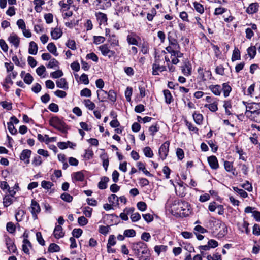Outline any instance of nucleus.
<instances>
[{
    "label": "nucleus",
    "mask_w": 260,
    "mask_h": 260,
    "mask_svg": "<svg viewBox=\"0 0 260 260\" xmlns=\"http://www.w3.org/2000/svg\"><path fill=\"white\" fill-rule=\"evenodd\" d=\"M133 250L138 256L139 260H149L150 253L147 245L140 241L133 244Z\"/></svg>",
    "instance_id": "1"
},
{
    "label": "nucleus",
    "mask_w": 260,
    "mask_h": 260,
    "mask_svg": "<svg viewBox=\"0 0 260 260\" xmlns=\"http://www.w3.org/2000/svg\"><path fill=\"white\" fill-rule=\"evenodd\" d=\"M173 208L181 217H186L191 212L190 205L185 201H175Z\"/></svg>",
    "instance_id": "2"
},
{
    "label": "nucleus",
    "mask_w": 260,
    "mask_h": 260,
    "mask_svg": "<svg viewBox=\"0 0 260 260\" xmlns=\"http://www.w3.org/2000/svg\"><path fill=\"white\" fill-rule=\"evenodd\" d=\"M49 124L51 126L58 130L61 131H63L64 130V122L57 117H52L49 120Z\"/></svg>",
    "instance_id": "3"
},
{
    "label": "nucleus",
    "mask_w": 260,
    "mask_h": 260,
    "mask_svg": "<svg viewBox=\"0 0 260 260\" xmlns=\"http://www.w3.org/2000/svg\"><path fill=\"white\" fill-rule=\"evenodd\" d=\"M198 77L203 81L211 79L212 77L211 72L209 70H206L203 67H199L198 69Z\"/></svg>",
    "instance_id": "4"
},
{
    "label": "nucleus",
    "mask_w": 260,
    "mask_h": 260,
    "mask_svg": "<svg viewBox=\"0 0 260 260\" xmlns=\"http://www.w3.org/2000/svg\"><path fill=\"white\" fill-rule=\"evenodd\" d=\"M29 209L34 219H37L38 214L41 212V208L36 200H32Z\"/></svg>",
    "instance_id": "5"
},
{
    "label": "nucleus",
    "mask_w": 260,
    "mask_h": 260,
    "mask_svg": "<svg viewBox=\"0 0 260 260\" xmlns=\"http://www.w3.org/2000/svg\"><path fill=\"white\" fill-rule=\"evenodd\" d=\"M98 48L103 56H108L109 58L114 56L115 54V51L110 50L109 46L107 44L100 46Z\"/></svg>",
    "instance_id": "6"
},
{
    "label": "nucleus",
    "mask_w": 260,
    "mask_h": 260,
    "mask_svg": "<svg viewBox=\"0 0 260 260\" xmlns=\"http://www.w3.org/2000/svg\"><path fill=\"white\" fill-rule=\"evenodd\" d=\"M168 39L169 41V45L166 47L167 51H180V46L178 44L176 39L172 38L169 35L168 36Z\"/></svg>",
    "instance_id": "7"
},
{
    "label": "nucleus",
    "mask_w": 260,
    "mask_h": 260,
    "mask_svg": "<svg viewBox=\"0 0 260 260\" xmlns=\"http://www.w3.org/2000/svg\"><path fill=\"white\" fill-rule=\"evenodd\" d=\"M170 142L166 141L160 146L159 149V155L162 160L166 159L168 155L169 149Z\"/></svg>",
    "instance_id": "8"
},
{
    "label": "nucleus",
    "mask_w": 260,
    "mask_h": 260,
    "mask_svg": "<svg viewBox=\"0 0 260 260\" xmlns=\"http://www.w3.org/2000/svg\"><path fill=\"white\" fill-rule=\"evenodd\" d=\"M170 54V59L171 60V63L173 64H177L179 62V58L182 57L183 54L180 52V51H167Z\"/></svg>",
    "instance_id": "9"
},
{
    "label": "nucleus",
    "mask_w": 260,
    "mask_h": 260,
    "mask_svg": "<svg viewBox=\"0 0 260 260\" xmlns=\"http://www.w3.org/2000/svg\"><path fill=\"white\" fill-rule=\"evenodd\" d=\"M154 63L152 65V72L153 75H158L159 72H162L166 70V68L164 66H160L157 61V57H155Z\"/></svg>",
    "instance_id": "10"
},
{
    "label": "nucleus",
    "mask_w": 260,
    "mask_h": 260,
    "mask_svg": "<svg viewBox=\"0 0 260 260\" xmlns=\"http://www.w3.org/2000/svg\"><path fill=\"white\" fill-rule=\"evenodd\" d=\"M129 34L126 37V41L129 45H136L138 44V39L140 38L137 34L132 31H129Z\"/></svg>",
    "instance_id": "11"
},
{
    "label": "nucleus",
    "mask_w": 260,
    "mask_h": 260,
    "mask_svg": "<svg viewBox=\"0 0 260 260\" xmlns=\"http://www.w3.org/2000/svg\"><path fill=\"white\" fill-rule=\"evenodd\" d=\"M5 242L9 253H16L17 251V248L14 244V241L9 237L7 236L5 238Z\"/></svg>",
    "instance_id": "12"
},
{
    "label": "nucleus",
    "mask_w": 260,
    "mask_h": 260,
    "mask_svg": "<svg viewBox=\"0 0 260 260\" xmlns=\"http://www.w3.org/2000/svg\"><path fill=\"white\" fill-rule=\"evenodd\" d=\"M31 154V151L28 149L23 150L20 154V159L23 161L26 165L29 163V158Z\"/></svg>",
    "instance_id": "13"
},
{
    "label": "nucleus",
    "mask_w": 260,
    "mask_h": 260,
    "mask_svg": "<svg viewBox=\"0 0 260 260\" xmlns=\"http://www.w3.org/2000/svg\"><path fill=\"white\" fill-rule=\"evenodd\" d=\"M215 222L216 223L217 225H219L220 228H222V230H220L218 234V237L222 238L224 237L228 233V228L226 225L219 220H215Z\"/></svg>",
    "instance_id": "14"
},
{
    "label": "nucleus",
    "mask_w": 260,
    "mask_h": 260,
    "mask_svg": "<svg viewBox=\"0 0 260 260\" xmlns=\"http://www.w3.org/2000/svg\"><path fill=\"white\" fill-rule=\"evenodd\" d=\"M259 6L258 3L250 4L247 7L246 12L249 14H253L258 11Z\"/></svg>",
    "instance_id": "15"
},
{
    "label": "nucleus",
    "mask_w": 260,
    "mask_h": 260,
    "mask_svg": "<svg viewBox=\"0 0 260 260\" xmlns=\"http://www.w3.org/2000/svg\"><path fill=\"white\" fill-rule=\"evenodd\" d=\"M192 67L189 62H186L181 67V70L184 75L189 76L191 74Z\"/></svg>",
    "instance_id": "16"
},
{
    "label": "nucleus",
    "mask_w": 260,
    "mask_h": 260,
    "mask_svg": "<svg viewBox=\"0 0 260 260\" xmlns=\"http://www.w3.org/2000/svg\"><path fill=\"white\" fill-rule=\"evenodd\" d=\"M208 162L212 169L216 170L219 168L217 158L215 156H211L208 157Z\"/></svg>",
    "instance_id": "17"
},
{
    "label": "nucleus",
    "mask_w": 260,
    "mask_h": 260,
    "mask_svg": "<svg viewBox=\"0 0 260 260\" xmlns=\"http://www.w3.org/2000/svg\"><path fill=\"white\" fill-rule=\"evenodd\" d=\"M209 89L215 95H220L222 91L221 86L220 85L212 84L209 86Z\"/></svg>",
    "instance_id": "18"
},
{
    "label": "nucleus",
    "mask_w": 260,
    "mask_h": 260,
    "mask_svg": "<svg viewBox=\"0 0 260 260\" xmlns=\"http://www.w3.org/2000/svg\"><path fill=\"white\" fill-rule=\"evenodd\" d=\"M56 86L59 88L67 90L69 88L68 83L65 78H61L56 81Z\"/></svg>",
    "instance_id": "19"
},
{
    "label": "nucleus",
    "mask_w": 260,
    "mask_h": 260,
    "mask_svg": "<svg viewBox=\"0 0 260 260\" xmlns=\"http://www.w3.org/2000/svg\"><path fill=\"white\" fill-rule=\"evenodd\" d=\"M53 235L57 239H59L64 236V233L63 232V229L61 226L58 225L55 226L53 231Z\"/></svg>",
    "instance_id": "20"
},
{
    "label": "nucleus",
    "mask_w": 260,
    "mask_h": 260,
    "mask_svg": "<svg viewBox=\"0 0 260 260\" xmlns=\"http://www.w3.org/2000/svg\"><path fill=\"white\" fill-rule=\"evenodd\" d=\"M8 41L10 43L13 44L15 47H18L19 43L20 40L19 37L16 34H12L8 38Z\"/></svg>",
    "instance_id": "21"
},
{
    "label": "nucleus",
    "mask_w": 260,
    "mask_h": 260,
    "mask_svg": "<svg viewBox=\"0 0 260 260\" xmlns=\"http://www.w3.org/2000/svg\"><path fill=\"white\" fill-rule=\"evenodd\" d=\"M72 176L76 181H83L84 179V174L82 171L73 173Z\"/></svg>",
    "instance_id": "22"
},
{
    "label": "nucleus",
    "mask_w": 260,
    "mask_h": 260,
    "mask_svg": "<svg viewBox=\"0 0 260 260\" xmlns=\"http://www.w3.org/2000/svg\"><path fill=\"white\" fill-rule=\"evenodd\" d=\"M109 181V178L108 177L104 176L101 178L100 181L98 183V188L100 189H105L107 187V183Z\"/></svg>",
    "instance_id": "23"
},
{
    "label": "nucleus",
    "mask_w": 260,
    "mask_h": 260,
    "mask_svg": "<svg viewBox=\"0 0 260 260\" xmlns=\"http://www.w3.org/2000/svg\"><path fill=\"white\" fill-rule=\"evenodd\" d=\"M62 35V30L59 28H55L51 31V36L53 39L57 40Z\"/></svg>",
    "instance_id": "24"
},
{
    "label": "nucleus",
    "mask_w": 260,
    "mask_h": 260,
    "mask_svg": "<svg viewBox=\"0 0 260 260\" xmlns=\"http://www.w3.org/2000/svg\"><path fill=\"white\" fill-rule=\"evenodd\" d=\"M221 89L223 91V95L225 98L229 96L230 92L232 91V88L229 85V83H223L222 84Z\"/></svg>",
    "instance_id": "25"
},
{
    "label": "nucleus",
    "mask_w": 260,
    "mask_h": 260,
    "mask_svg": "<svg viewBox=\"0 0 260 260\" xmlns=\"http://www.w3.org/2000/svg\"><path fill=\"white\" fill-rule=\"evenodd\" d=\"M13 81L12 79L10 78V77L6 76L5 78L3 83H2V86L4 87L5 91H7L9 90L10 88V85H13Z\"/></svg>",
    "instance_id": "26"
},
{
    "label": "nucleus",
    "mask_w": 260,
    "mask_h": 260,
    "mask_svg": "<svg viewBox=\"0 0 260 260\" xmlns=\"http://www.w3.org/2000/svg\"><path fill=\"white\" fill-rule=\"evenodd\" d=\"M218 100L215 101L214 102H211V103L206 104L204 105V107L208 108L211 112H215L218 110Z\"/></svg>",
    "instance_id": "27"
},
{
    "label": "nucleus",
    "mask_w": 260,
    "mask_h": 260,
    "mask_svg": "<svg viewBox=\"0 0 260 260\" xmlns=\"http://www.w3.org/2000/svg\"><path fill=\"white\" fill-rule=\"evenodd\" d=\"M38 45L34 41H31L29 44L28 53L32 55H36L38 52Z\"/></svg>",
    "instance_id": "28"
},
{
    "label": "nucleus",
    "mask_w": 260,
    "mask_h": 260,
    "mask_svg": "<svg viewBox=\"0 0 260 260\" xmlns=\"http://www.w3.org/2000/svg\"><path fill=\"white\" fill-rule=\"evenodd\" d=\"M260 114V110H254L253 105L248 106L246 107L245 114L248 116H251L252 114L258 115Z\"/></svg>",
    "instance_id": "29"
},
{
    "label": "nucleus",
    "mask_w": 260,
    "mask_h": 260,
    "mask_svg": "<svg viewBox=\"0 0 260 260\" xmlns=\"http://www.w3.org/2000/svg\"><path fill=\"white\" fill-rule=\"evenodd\" d=\"M239 229L242 232H245L247 234H248L250 232V230L248 229L249 223L247 221L243 220L242 223H239Z\"/></svg>",
    "instance_id": "30"
},
{
    "label": "nucleus",
    "mask_w": 260,
    "mask_h": 260,
    "mask_svg": "<svg viewBox=\"0 0 260 260\" xmlns=\"http://www.w3.org/2000/svg\"><path fill=\"white\" fill-rule=\"evenodd\" d=\"M193 6L194 7V10L198 13L200 14H203L205 12V9L204 6L198 2H194L193 3Z\"/></svg>",
    "instance_id": "31"
},
{
    "label": "nucleus",
    "mask_w": 260,
    "mask_h": 260,
    "mask_svg": "<svg viewBox=\"0 0 260 260\" xmlns=\"http://www.w3.org/2000/svg\"><path fill=\"white\" fill-rule=\"evenodd\" d=\"M47 48L48 50L54 56H57L58 55L56 47L54 43H49L47 46Z\"/></svg>",
    "instance_id": "32"
},
{
    "label": "nucleus",
    "mask_w": 260,
    "mask_h": 260,
    "mask_svg": "<svg viewBox=\"0 0 260 260\" xmlns=\"http://www.w3.org/2000/svg\"><path fill=\"white\" fill-rule=\"evenodd\" d=\"M193 119L194 122L199 125H200L202 123L203 120V116L202 114L198 113L197 112H194L192 115Z\"/></svg>",
    "instance_id": "33"
},
{
    "label": "nucleus",
    "mask_w": 260,
    "mask_h": 260,
    "mask_svg": "<svg viewBox=\"0 0 260 260\" xmlns=\"http://www.w3.org/2000/svg\"><path fill=\"white\" fill-rule=\"evenodd\" d=\"M108 201L113 206L119 205V204L118 198L114 194H112L108 197Z\"/></svg>",
    "instance_id": "34"
},
{
    "label": "nucleus",
    "mask_w": 260,
    "mask_h": 260,
    "mask_svg": "<svg viewBox=\"0 0 260 260\" xmlns=\"http://www.w3.org/2000/svg\"><path fill=\"white\" fill-rule=\"evenodd\" d=\"M31 245L30 242L27 239H24L23 241V245H22V250L24 253L26 254H29V248L28 247H31Z\"/></svg>",
    "instance_id": "35"
},
{
    "label": "nucleus",
    "mask_w": 260,
    "mask_h": 260,
    "mask_svg": "<svg viewBox=\"0 0 260 260\" xmlns=\"http://www.w3.org/2000/svg\"><path fill=\"white\" fill-rule=\"evenodd\" d=\"M223 107L225 109V113L227 115H230L232 114V111L231 110L232 109V103L231 101H225L224 102Z\"/></svg>",
    "instance_id": "36"
},
{
    "label": "nucleus",
    "mask_w": 260,
    "mask_h": 260,
    "mask_svg": "<svg viewBox=\"0 0 260 260\" xmlns=\"http://www.w3.org/2000/svg\"><path fill=\"white\" fill-rule=\"evenodd\" d=\"M96 17L98 20L100 21V23H104L107 22V17L106 14L102 13V12H98L95 14Z\"/></svg>",
    "instance_id": "37"
},
{
    "label": "nucleus",
    "mask_w": 260,
    "mask_h": 260,
    "mask_svg": "<svg viewBox=\"0 0 260 260\" xmlns=\"http://www.w3.org/2000/svg\"><path fill=\"white\" fill-rule=\"evenodd\" d=\"M97 94L99 100L101 102H104L108 96V93L102 89L98 90Z\"/></svg>",
    "instance_id": "38"
},
{
    "label": "nucleus",
    "mask_w": 260,
    "mask_h": 260,
    "mask_svg": "<svg viewBox=\"0 0 260 260\" xmlns=\"http://www.w3.org/2000/svg\"><path fill=\"white\" fill-rule=\"evenodd\" d=\"M241 59V55L239 50L237 48H235L233 51L232 56V61H235Z\"/></svg>",
    "instance_id": "39"
},
{
    "label": "nucleus",
    "mask_w": 260,
    "mask_h": 260,
    "mask_svg": "<svg viewBox=\"0 0 260 260\" xmlns=\"http://www.w3.org/2000/svg\"><path fill=\"white\" fill-rule=\"evenodd\" d=\"M83 103L85 107L90 110H93L95 108V104L89 99L84 100Z\"/></svg>",
    "instance_id": "40"
},
{
    "label": "nucleus",
    "mask_w": 260,
    "mask_h": 260,
    "mask_svg": "<svg viewBox=\"0 0 260 260\" xmlns=\"http://www.w3.org/2000/svg\"><path fill=\"white\" fill-rule=\"evenodd\" d=\"M164 94L165 98L166 103L170 104L173 101V97L170 91L169 90H164Z\"/></svg>",
    "instance_id": "41"
},
{
    "label": "nucleus",
    "mask_w": 260,
    "mask_h": 260,
    "mask_svg": "<svg viewBox=\"0 0 260 260\" xmlns=\"http://www.w3.org/2000/svg\"><path fill=\"white\" fill-rule=\"evenodd\" d=\"M247 53L251 59H253L256 54V48L255 46H251L247 49Z\"/></svg>",
    "instance_id": "42"
},
{
    "label": "nucleus",
    "mask_w": 260,
    "mask_h": 260,
    "mask_svg": "<svg viewBox=\"0 0 260 260\" xmlns=\"http://www.w3.org/2000/svg\"><path fill=\"white\" fill-rule=\"evenodd\" d=\"M34 4L35 5V10L37 12H41L42 9L41 6L42 5H43L44 4V1H42V0H34Z\"/></svg>",
    "instance_id": "43"
},
{
    "label": "nucleus",
    "mask_w": 260,
    "mask_h": 260,
    "mask_svg": "<svg viewBox=\"0 0 260 260\" xmlns=\"http://www.w3.org/2000/svg\"><path fill=\"white\" fill-rule=\"evenodd\" d=\"M233 190L237 192L240 197L246 198L248 197L247 193L242 189H240L237 187H233Z\"/></svg>",
    "instance_id": "44"
},
{
    "label": "nucleus",
    "mask_w": 260,
    "mask_h": 260,
    "mask_svg": "<svg viewBox=\"0 0 260 260\" xmlns=\"http://www.w3.org/2000/svg\"><path fill=\"white\" fill-rule=\"evenodd\" d=\"M60 249V247L58 245L51 243L50 244L48 250L49 252L53 253L59 251Z\"/></svg>",
    "instance_id": "45"
},
{
    "label": "nucleus",
    "mask_w": 260,
    "mask_h": 260,
    "mask_svg": "<svg viewBox=\"0 0 260 260\" xmlns=\"http://www.w3.org/2000/svg\"><path fill=\"white\" fill-rule=\"evenodd\" d=\"M8 125V129L10 133L12 135H15L17 133V130L16 128L14 127L13 121H10L7 123Z\"/></svg>",
    "instance_id": "46"
},
{
    "label": "nucleus",
    "mask_w": 260,
    "mask_h": 260,
    "mask_svg": "<svg viewBox=\"0 0 260 260\" xmlns=\"http://www.w3.org/2000/svg\"><path fill=\"white\" fill-rule=\"evenodd\" d=\"M42 163V159L41 157L39 155H36L35 156L33 160H32V164L34 166H39L41 165Z\"/></svg>",
    "instance_id": "47"
},
{
    "label": "nucleus",
    "mask_w": 260,
    "mask_h": 260,
    "mask_svg": "<svg viewBox=\"0 0 260 260\" xmlns=\"http://www.w3.org/2000/svg\"><path fill=\"white\" fill-rule=\"evenodd\" d=\"M167 248V246L156 245L154 247V251L159 255L161 251H166Z\"/></svg>",
    "instance_id": "48"
},
{
    "label": "nucleus",
    "mask_w": 260,
    "mask_h": 260,
    "mask_svg": "<svg viewBox=\"0 0 260 260\" xmlns=\"http://www.w3.org/2000/svg\"><path fill=\"white\" fill-rule=\"evenodd\" d=\"M6 229L8 232L10 233H14L16 231L15 225L12 222H9L6 225Z\"/></svg>",
    "instance_id": "49"
},
{
    "label": "nucleus",
    "mask_w": 260,
    "mask_h": 260,
    "mask_svg": "<svg viewBox=\"0 0 260 260\" xmlns=\"http://www.w3.org/2000/svg\"><path fill=\"white\" fill-rule=\"evenodd\" d=\"M145 155L149 158H151L153 156V151L150 147H146L143 149Z\"/></svg>",
    "instance_id": "50"
},
{
    "label": "nucleus",
    "mask_w": 260,
    "mask_h": 260,
    "mask_svg": "<svg viewBox=\"0 0 260 260\" xmlns=\"http://www.w3.org/2000/svg\"><path fill=\"white\" fill-rule=\"evenodd\" d=\"M107 98L112 102H115L116 101L117 96L116 93L112 90H109L108 92Z\"/></svg>",
    "instance_id": "51"
},
{
    "label": "nucleus",
    "mask_w": 260,
    "mask_h": 260,
    "mask_svg": "<svg viewBox=\"0 0 260 260\" xmlns=\"http://www.w3.org/2000/svg\"><path fill=\"white\" fill-rule=\"evenodd\" d=\"M53 186V184L50 181L43 180L41 182V186L45 189H49Z\"/></svg>",
    "instance_id": "52"
},
{
    "label": "nucleus",
    "mask_w": 260,
    "mask_h": 260,
    "mask_svg": "<svg viewBox=\"0 0 260 260\" xmlns=\"http://www.w3.org/2000/svg\"><path fill=\"white\" fill-rule=\"evenodd\" d=\"M58 64L59 62L56 59L52 58L49 60L47 67L48 68H53L58 67Z\"/></svg>",
    "instance_id": "53"
},
{
    "label": "nucleus",
    "mask_w": 260,
    "mask_h": 260,
    "mask_svg": "<svg viewBox=\"0 0 260 260\" xmlns=\"http://www.w3.org/2000/svg\"><path fill=\"white\" fill-rule=\"evenodd\" d=\"M12 203V199L10 196H5L3 199V204L5 207H8Z\"/></svg>",
    "instance_id": "54"
},
{
    "label": "nucleus",
    "mask_w": 260,
    "mask_h": 260,
    "mask_svg": "<svg viewBox=\"0 0 260 260\" xmlns=\"http://www.w3.org/2000/svg\"><path fill=\"white\" fill-rule=\"evenodd\" d=\"M33 80V77L29 73L26 74L23 78L24 82L27 84H30L32 82Z\"/></svg>",
    "instance_id": "55"
},
{
    "label": "nucleus",
    "mask_w": 260,
    "mask_h": 260,
    "mask_svg": "<svg viewBox=\"0 0 260 260\" xmlns=\"http://www.w3.org/2000/svg\"><path fill=\"white\" fill-rule=\"evenodd\" d=\"M63 75V73L61 70H57L54 72H52L50 74V76L53 78H59L62 77Z\"/></svg>",
    "instance_id": "56"
},
{
    "label": "nucleus",
    "mask_w": 260,
    "mask_h": 260,
    "mask_svg": "<svg viewBox=\"0 0 260 260\" xmlns=\"http://www.w3.org/2000/svg\"><path fill=\"white\" fill-rule=\"evenodd\" d=\"M66 46L73 50L76 49L75 41L73 40H69L66 44Z\"/></svg>",
    "instance_id": "57"
},
{
    "label": "nucleus",
    "mask_w": 260,
    "mask_h": 260,
    "mask_svg": "<svg viewBox=\"0 0 260 260\" xmlns=\"http://www.w3.org/2000/svg\"><path fill=\"white\" fill-rule=\"evenodd\" d=\"M80 95L81 96L90 97L91 96V91L89 89L85 88L81 91Z\"/></svg>",
    "instance_id": "58"
},
{
    "label": "nucleus",
    "mask_w": 260,
    "mask_h": 260,
    "mask_svg": "<svg viewBox=\"0 0 260 260\" xmlns=\"http://www.w3.org/2000/svg\"><path fill=\"white\" fill-rule=\"evenodd\" d=\"M254 84L251 85L247 89L246 92H244V94L252 97L254 91Z\"/></svg>",
    "instance_id": "59"
},
{
    "label": "nucleus",
    "mask_w": 260,
    "mask_h": 260,
    "mask_svg": "<svg viewBox=\"0 0 260 260\" xmlns=\"http://www.w3.org/2000/svg\"><path fill=\"white\" fill-rule=\"evenodd\" d=\"M124 235L127 237H133L136 235V232L133 229L126 230L124 232Z\"/></svg>",
    "instance_id": "60"
},
{
    "label": "nucleus",
    "mask_w": 260,
    "mask_h": 260,
    "mask_svg": "<svg viewBox=\"0 0 260 260\" xmlns=\"http://www.w3.org/2000/svg\"><path fill=\"white\" fill-rule=\"evenodd\" d=\"M86 58L87 59H91L95 62H97L99 60L98 56L93 52L87 54Z\"/></svg>",
    "instance_id": "61"
},
{
    "label": "nucleus",
    "mask_w": 260,
    "mask_h": 260,
    "mask_svg": "<svg viewBox=\"0 0 260 260\" xmlns=\"http://www.w3.org/2000/svg\"><path fill=\"white\" fill-rule=\"evenodd\" d=\"M224 168L228 172H232L234 169L233 168V162L225 161L224 164Z\"/></svg>",
    "instance_id": "62"
},
{
    "label": "nucleus",
    "mask_w": 260,
    "mask_h": 260,
    "mask_svg": "<svg viewBox=\"0 0 260 260\" xmlns=\"http://www.w3.org/2000/svg\"><path fill=\"white\" fill-rule=\"evenodd\" d=\"M159 129V126L157 124H156L150 126L149 128V131L150 132V134L153 136L155 135V133L158 131Z\"/></svg>",
    "instance_id": "63"
},
{
    "label": "nucleus",
    "mask_w": 260,
    "mask_h": 260,
    "mask_svg": "<svg viewBox=\"0 0 260 260\" xmlns=\"http://www.w3.org/2000/svg\"><path fill=\"white\" fill-rule=\"evenodd\" d=\"M208 260H221V255L218 253L213 254V255H208L207 256Z\"/></svg>",
    "instance_id": "64"
}]
</instances>
